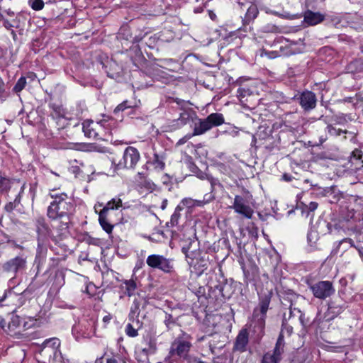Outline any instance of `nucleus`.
<instances>
[{"mask_svg":"<svg viewBox=\"0 0 363 363\" xmlns=\"http://www.w3.org/2000/svg\"><path fill=\"white\" fill-rule=\"evenodd\" d=\"M51 197L54 201L48 208V216L49 218H69L74 210V206L71 201H67L68 196L66 194H60L52 193Z\"/></svg>","mask_w":363,"mask_h":363,"instance_id":"f257e3e1","label":"nucleus"},{"mask_svg":"<svg viewBox=\"0 0 363 363\" xmlns=\"http://www.w3.org/2000/svg\"><path fill=\"white\" fill-rule=\"evenodd\" d=\"M225 122L222 113H213L208 115L206 118L201 119L196 116L194 121L193 135H201L210 130L213 127L219 126Z\"/></svg>","mask_w":363,"mask_h":363,"instance_id":"f03ea898","label":"nucleus"},{"mask_svg":"<svg viewBox=\"0 0 363 363\" xmlns=\"http://www.w3.org/2000/svg\"><path fill=\"white\" fill-rule=\"evenodd\" d=\"M36 320L33 318H22L17 315H12L11 320L7 325L8 332L17 335L34 326Z\"/></svg>","mask_w":363,"mask_h":363,"instance_id":"7ed1b4c3","label":"nucleus"},{"mask_svg":"<svg viewBox=\"0 0 363 363\" xmlns=\"http://www.w3.org/2000/svg\"><path fill=\"white\" fill-rule=\"evenodd\" d=\"M140 158L138 150L133 147L125 148L123 157L117 164L118 169H134Z\"/></svg>","mask_w":363,"mask_h":363,"instance_id":"20e7f679","label":"nucleus"},{"mask_svg":"<svg viewBox=\"0 0 363 363\" xmlns=\"http://www.w3.org/2000/svg\"><path fill=\"white\" fill-rule=\"evenodd\" d=\"M238 5L242 9L247 8V12L244 18H242V26L240 30H243L244 32L250 31L252 30V27L248 26H250V24L257 18L259 13L257 6L255 4L246 1H239Z\"/></svg>","mask_w":363,"mask_h":363,"instance_id":"39448f33","label":"nucleus"},{"mask_svg":"<svg viewBox=\"0 0 363 363\" xmlns=\"http://www.w3.org/2000/svg\"><path fill=\"white\" fill-rule=\"evenodd\" d=\"M115 124L116 121L109 116H104L103 119L96 121V140H108Z\"/></svg>","mask_w":363,"mask_h":363,"instance_id":"423d86ee","label":"nucleus"},{"mask_svg":"<svg viewBox=\"0 0 363 363\" xmlns=\"http://www.w3.org/2000/svg\"><path fill=\"white\" fill-rule=\"evenodd\" d=\"M313 296L319 299H326L335 291L332 282L329 281H320L310 286Z\"/></svg>","mask_w":363,"mask_h":363,"instance_id":"0eeeda50","label":"nucleus"},{"mask_svg":"<svg viewBox=\"0 0 363 363\" xmlns=\"http://www.w3.org/2000/svg\"><path fill=\"white\" fill-rule=\"evenodd\" d=\"M146 262L149 267L160 269L166 273L171 272L173 269L172 260L160 255H149L147 257Z\"/></svg>","mask_w":363,"mask_h":363,"instance_id":"6e6552de","label":"nucleus"},{"mask_svg":"<svg viewBox=\"0 0 363 363\" xmlns=\"http://www.w3.org/2000/svg\"><path fill=\"white\" fill-rule=\"evenodd\" d=\"M60 340L57 337L46 339L42 344L39 351L38 359L40 358H49L52 354L60 351Z\"/></svg>","mask_w":363,"mask_h":363,"instance_id":"1a4fd4ad","label":"nucleus"},{"mask_svg":"<svg viewBox=\"0 0 363 363\" xmlns=\"http://www.w3.org/2000/svg\"><path fill=\"white\" fill-rule=\"evenodd\" d=\"M231 208H233L237 213L248 219L252 218L254 213L253 209L248 205L247 200L238 195L235 196L234 202Z\"/></svg>","mask_w":363,"mask_h":363,"instance_id":"9d476101","label":"nucleus"},{"mask_svg":"<svg viewBox=\"0 0 363 363\" xmlns=\"http://www.w3.org/2000/svg\"><path fill=\"white\" fill-rule=\"evenodd\" d=\"M26 259L23 256H17L6 262L2 265V269L4 272H12L17 274L26 267Z\"/></svg>","mask_w":363,"mask_h":363,"instance_id":"9b49d317","label":"nucleus"},{"mask_svg":"<svg viewBox=\"0 0 363 363\" xmlns=\"http://www.w3.org/2000/svg\"><path fill=\"white\" fill-rule=\"evenodd\" d=\"M284 352L283 337L279 336L273 353H266L262 359L261 363H279L281 354Z\"/></svg>","mask_w":363,"mask_h":363,"instance_id":"f8f14e48","label":"nucleus"},{"mask_svg":"<svg viewBox=\"0 0 363 363\" xmlns=\"http://www.w3.org/2000/svg\"><path fill=\"white\" fill-rule=\"evenodd\" d=\"M191 346V344L189 342L178 337L172 343L169 354L172 357L174 355L181 357H185L189 351Z\"/></svg>","mask_w":363,"mask_h":363,"instance_id":"ddd939ff","label":"nucleus"},{"mask_svg":"<svg viewBox=\"0 0 363 363\" xmlns=\"http://www.w3.org/2000/svg\"><path fill=\"white\" fill-rule=\"evenodd\" d=\"M51 219V227L53 230L56 231V236L61 238L65 236L69 233V225L70 223V218H55Z\"/></svg>","mask_w":363,"mask_h":363,"instance_id":"4468645a","label":"nucleus"},{"mask_svg":"<svg viewBox=\"0 0 363 363\" xmlns=\"http://www.w3.org/2000/svg\"><path fill=\"white\" fill-rule=\"evenodd\" d=\"M270 297L267 295L261 298L259 306L254 310L253 316L258 319L261 324L264 323L267 311L269 308Z\"/></svg>","mask_w":363,"mask_h":363,"instance_id":"2eb2a0df","label":"nucleus"},{"mask_svg":"<svg viewBox=\"0 0 363 363\" xmlns=\"http://www.w3.org/2000/svg\"><path fill=\"white\" fill-rule=\"evenodd\" d=\"M300 104L306 110H311L316 104V97L314 93L310 91H303L300 96Z\"/></svg>","mask_w":363,"mask_h":363,"instance_id":"dca6fc26","label":"nucleus"},{"mask_svg":"<svg viewBox=\"0 0 363 363\" xmlns=\"http://www.w3.org/2000/svg\"><path fill=\"white\" fill-rule=\"evenodd\" d=\"M196 113L191 108L184 109L180 113L179 117L174 121L175 125L177 128H180L186 125L190 121L194 122L195 118H196Z\"/></svg>","mask_w":363,"mask_h":363,"instance_id":"f3484780","label":"nucleus"},{"mask_svg":"<svg viewBox=\"0 0 363 363\" xmlns=\"http://www.w3.org/2000/svg\"><path fill=\"white\" fill-rule=\"evenodd\" d=\"M247 343L248 333L247 330L242 329L240 331L236 337V340L234 345V350L241 352H245L246 350V346Z\"/></svg>","mask_w":363,"mask_h":363,"instance_id":"a211bd4d","label":"nucleus"},{"mask_svg":"<svg viewBox=\"0 0 363 363\" xmlns=\"http://www.w3.org/2000/svg\"><path fill=\"white\" fill-rule=\"evenodd\" d=\"M351 167L354 170L361 169L363 167V154L362 150L355 149L352 151L350 159Z\"/></svg>","mask_w":363,"mask_h":363,"instance_id":"6ab92c4d","label":"nucleus"},{"mask_svg":"<svg viewBox=\"0 0 363 363\" xmlns=\"http://www.w3.org/2000/svg\"><path fill=\"white\" fill-rule=\"evenodd\" d=\"M96 121L86 120L82 123V130L84 135L89 138L96 139Z\"/></svg>","mask_w":363,"mask_h":363,"instance_id":"aec40b11","label":"nucleus"},{"mask_svg":"<svg viewBox=\"0 0 363 363\" xmlns=\"http://www.w3.org/2000/svg\"><path fill=\"white\" fill-rule=\"evenodd\" d=\"M324 20V16L318 12L307 11L304 13V21L309 26H315Z\"/></svg>","mask_w":363,"mask_h":363,"instance_id":"412c9836","label":"nucleus"},{"mask_svg":"<svg viewBox=\"0 0 363 363\" xmlns=\"http://www.w3.org/2000/svg\"><path fill=\"white\" fill-rule=\"evenodd\" d=\"M99 221L104 230L108 234L112 233L113 225L111 224L109 215L104 214V212H99Z\"/></svg>","mask_w":363,"mask_h":363,"instance_id":"4be33fe9","label":"nucleus"},{"mask_svg":"<svg viewBox=\"0 0 363 363\" xmlns=\"http://www.w3.org/2000/svg\"><path fill=\"white\" fill-rule=\"evenodd\" d=\"M121 206H122V200L116 197L108 201L100 212H104V214L110 216L111 210L118 209Z\"/></svg>","mask_w":363,"mask_h":363,"instance_id":"5701e85b","label":"nucleus"},{"mask_svg":"<svg viewBox=\"0 0 363 363\" xmlns=\"http://www.w3.org/2000/svg\"><path fill=\"white\" fill-rule=\"evenodd\" d=\"M38 361L43 363H65L60 351L52 354L48 359L43 357L39 359Z\"/></svg>","mask_w":363,"mask_h":363,"instance_id":"b1692460","label":"nucleus"},{"mask_svg":"<svg viewBox=\"0 0 363 363\" xmlns=\"http://www.w3.org/2000/svg\"><path fill=\"white\" fill-rule=\"evenodd\" d=\"M36 230L39 235H46L52 233L47 225L45 219L41 218H38L36 221Z\"/></svg>","mask_w":363,"mask_h":363,"instance_id":"393cba45","label":"nucleus"},{"mask_svg":"<svg viewBox=\"0 0 363 363\" xmlns=\"http://www.w3.org/2000/svg\"><path fill=\"white\" fill-rule=\"evenodd\" d=\"M24 189V184L21 186V189L18 195L16 196V199L13 201H11L8 203L4 208L7 212H11L14 208H16V206L20 203L21 202V194L23 193Z\"/></svg>","mask_w":363,"mask_h":363,"instance_id":"a878e982","label":"nucleus"},{"mask_svg":"<svg viewBox=\"0 0 363 363\" xmlns=\"http://www.w3.org/2000/svg\"><path fill=\"white\" fill-rule=\"evenodd\" d=\"M11 187V182L9 178L0 174V194L6 192Z\"/></svg>","mask_w":363,"mask_h":363,"instance_id":"bb28decb","label":"nucleus"},{"mask_svg":"<svg viewBox=\"0 0 363 363\" xmlns=\"http://www.w3.org/2000/svg\"><path fill=\"white\" fill-rule=\"evenodd\" d=\"M123 283L125 286V293L128 296H131L134 294V291L137 287L135 281L134 280L130 279L124 281Z\"/></svg>","mask_w":363,"mask_h":363,"instance_id":"cd10ccee","label":"nucleus"},{"mask_svg":"<svg viewBox=\"0 0 363 363\" xmlns=\"http://www.w3.org/2000/svg\"><path fill=\"white\" fill-rule=\"evenodd\" d=\"M26 294H27V291H26V290H25L23 292H22L19 295H17V294L14 295L13 299H16V301L15 305L17 307H21V306H23V305L26 304V303L28 301V298L26 296Z\"/></svg>","mask_w":363,"mask_h":363,"instance_id":"c85d7f7f","label":"nucleus"},{"mask_svg":"<svg viewBox=\"0 0 363 363\" xmlns=\"http://www.w3.org/2000/svg\"><path fill=\"white\" fill-rule=\"evenodd\" d=\"M152 165L155 169L162 171L165 167V163L163 160L157 155H154V159L152 161Z\"/></svg>","mask_w":363,"mask_h":363,"instance_id":"c756f323","label":"nucleus"},{"mask_svg":"<svg viewBox=\"0 0 363 363\" xmlns=\"http://www.w3.org/2000/svg\"><path fill=\"white\" fill-rule=\"evenodd\" d=\"M191 264H194V267L198 270V274L201 275L207 269L208 262L206 260H201L199 263L196 259V262L191 263Z\"/></svg>","mask_w":363,"mask_h":363,"instance_id":"7c9ffc66","label":"nucleus"},{"mask_svg":"<svg viewBox=\"0 0 363 363\" xmlns=\"http://www.w3.org/2000/svg\"><path fill=\"white\" fill-rule=\"evenodd\" d=\"M214 199L212 194H206L203 200H194L195 206H203Z\"/></svg>","mask_w":363,"mask_h":363,"instance_id":"2f4dec72","label":"nucleus"},{"mask_svg":"<svg viewBox=\"0 0 363 363\" xmlns=\"http://www.w3.org/2000/svg\"><path fill=\"white\" fill-rule=\"evenodd\" d=\"M26 84V79L23 77H21L17 81L16 85L13 87V90L16 93L20 92L24 89Z\"/></svg>","mask_w":363,"mask_h":363,"instance_id":"473e14b6","label":"nucleus"},{"mask_svg":"<svg viewBox=\"0 0 363 363\" xmlns=\"http://www.w3.org/2000/svg\"><path fill=\"white\" fill-rule=\"evenodd\" d=\"M139 311H140V302L138 300L135 299L133 301V305L130 308V315H132L133 317L135 315H138L139 314Z\"/></svg>","mask_w":363,"mask_h":363,"instance_id":"72a5a7b5","label":"nucleus"},{"mask_svg":"<svg viewBox=\"0 0 363 363\" xmlns=\"http://www.w3.org/2000/svg\"><path fill=\"white\" fill-rule=\"evenodd\" d=\"M52 116L53 118L57 119L60 121L65 119L63 111L60 107L54 108Z\"/></svg>","mask_w":363,"mask_h":363,"instance_id":"f704fd0d","label":"nucleus"},{"mask_svg":"<svg viewBox=\"0 0 363 363\" xmlns=\"http://www.w3.org/2000/svg\"><path fill=\"white\" fill-rule=\"evenodd\" d=\"M31 8L35 11L41 10L44 6L43 0H30Z\"/></svg>","mask_w":363,"mask_h":363,"instance_id":"c9c22d12","label":"nucleus"},{"mask_svg":"<svg viewBox=\"0 0 363 363\" xmlns=\"http://www.w3.org/2000/svg\"><path fill=\"white\" fill-rule=\"evenodd\" d=\"M182 210V208L178 206L174 213L171 216V223L172 224L174 225V224H177V222H178V220L180 217V211Z\"/></svg>","mask_w":363,"mask_h":363,"instance_id":"e433bc0d","label":"nucleus"},{"mask_svg":"<svg viewBox=\"0 0 363 363\" xmlns=\"http://www.w3.org/2000/svg\"><path fill=\"white\" fill-rule=\"evenodd\" d=\"M327 130H328V133L330 135H333V136H338V135H340L342 133H346V131H343L341 129H337L335 127H333L332 125H328Z\"/></svg>","mask_w":363,"mask_h":363,"instance_id":"4c0bfd02","label":"nucleus"},{"mask_svg":"<svg viewBox=\"0 0 363 363\" xmlns=\"http://www.w3.org/2000/svg\"><path fill=\"white\" fill-rule=\"evenodd\" d=\"M126 334L131 337H136L138 335V330L133 328V326L128 323L125 328Z\"/></svg>","mask_w":363,"mask_h":363,"instance_id":"58836bf2","label":"nucleus"},{"mask_svg":"<svg viewBox=\"0 0 363 363\" xmlns=\"http://www.w3.org/2000/svg\"><path fill=\"white\" fill-rule=\"evenodd\" d=\"M183 205L186 206L187 208H192L195 206L194 199L191 198H185L182 201Z\"/></svg>","mask_w":363,"mask_h":363,"instance_id":"ea45409f","label":"nucleus"},{"mask_svg":"<svg viewBox=\"0 0 363 363\" xmlns=\"http://www.w3.org/2000/svg\"><path fill=\"white\" fill-rule=\"evenodd\" d=\"M192 133L184 135L182 138L179 139L177 143V145H182L186 143L189 139L194 137Z\"/></svg>","mask_w":363,"mask_h":363,"instance_id":"a19ab883","label":"nucleus"},{"mask_svg":"<svg viewBox=\"0 0 363 363\" xmlns=\"http://www.w3.org/2000/svg\"><path fill=\"white\" fill-rule=\"evenodd\" d=\"M301 313V311L299 309L296 308H293L292 305L290 306V308H289V313H290L289 318L295 317V316L298 317V315Z\"/></svg>","mask_w":363,"mask_h":363,"instance_id":"79ce46f5","label":"nucleus"},{"mask_svg":"<svg viewBox=\"0 0 363 363\" xmlns=\"http://www.w3.org/2000/svg\"><path fill=\"white\" fill-rule=\"evenodd\" d=\"M261 55L263 56V55H265L267 56V57L270 58V59H272V58H275L278 56V54L277 52L275 51H272V52H267L266 50H263L261 53Z\"/></svg>","mask_w":363,"mask_h":363,"instance_id":"37998d69","label":"nucleus"},{"mask_svg":"<svg viewBox=\"0 0 363 363\" xmlns=\"http://www.w3.org/2000/svg\"><path fill=\"white\" fill-rule=\"evenodd\" d=\"M126 104H127V101H123V103H121L119 105H118L116 107V108L114 109V113H118L119 111H123L125 109H126L128 107H129L128 106L126 105Z\"/></svg>","mask_w":363,"mask_h":363,"instance_id":"c03bdc74","label":"nucleus"},{"mask_svg":"<svg viewBox=\"0 0 363 363\" xmlns=\"http://www.w3.org/2000/svg\"><path fill=\"white\" fill-rule=\"evenodd\" d=\"M164 323L169 328H171V325H173L174 323L173 318L171 315H166Z\"/></svg>","mask_w":363,"mask_h":363,"instance_id":"a18cd8bd","label":"nucleus"},{"mask_svg":"<svg viewBox=\"0 0 363 363\" xmlns=\"http://www.w3.org/2000/svg\"><path fill=\"white\" fill-rule=\"evenodd\" d=\"M292 330H293V328L291 326H284V328L281 330V332L279 335V336L281 335H282V337L284 338V333H286L288 334V335H290L292 333ZM283 342L284 343V342L283 341Z\"/></svg>","mask_w":363,"mask_h":363,"instance_id":"49530a36","label":"nucleus"},{"mask_svg":"<svg viewBox=\"0 0 363 363\" xmlns=\"http://www.w3.org/2000/svg\"><path fill=\"white\" fill-rule=\"evenodd\" d=\"M101 363H125L123 361L119 362L114 358H106L101 361Z\"/></svg>","mask_w":363,"mask_h":363,"instance_id":"de8ad7c7","label":"nucleus"},{"mask_svg":"<svg viewBox=\"0 0 363 363\" xmlns=\"http://www.w3.org/2000/svg\"><path fill=\"white\" fill-rule=\"evenodd\" d=\"M240 96H246L247 95H249V89L245 88H240L238 91Z\"/></svg>","mask_w":363,"mask_h":363,"instance_id":"09e8293b","label":"nucleus"},{"mask_svg":"<svg viewBox=\"0 0 363 363\" xmlns=\"http://www.w3.org/2000/svg\"><path fill=\"white\" fill-rule=\"evenodd\" d=\"M318 203L312 201L308 204L307 208L310 211H314L318 208Z\"/></svg>","mask_w":363,"mask_h":363,"instance_id":"8fccbe9b","label":"nucleus"},{"mask_svg":"<svg viewBox=\"0 0 363 363\" xmlns=\"http://www.w3.org/2000/svg\"><path fill=\"white\" fill-rule=\"evenodd\" d=\"M298 320L301 323V324L304 326L306 324V321L305 319L304 314L302 313V312L298 315Z\"/></svg>","mask_w":363,"mask_h":363,"instance_id":"3c124183","label":"nucleus"},{"mask_svg":"<svg viewBox=\"0 0 363 363\" xmlns=\"http://www.w3.org/2000/svg\"><path fill=\"white\" fill-rule=\"evenodd\" d=\"M6 327H7V325L5 319L3 317L0 316V328L4 329L5 331L8 332V329H5Z\"/></svg>","mask_w":363,"mask_h":363,"instance_id":"603ef678","label":"nucleus"},{"mask_svg":"<svg viewBox=\"0 0 363 363\" xmlns=\"http://www.w3.org/2000/svg\"><path fill=\"white\" fill-rule=\"evenodd\" d=\"M282 178L286 182H290L291 180V179H292V177L291 175L287 174H284L282 176Z\"/></svg>","mask_w":363,"mask_h":363,"instance_id":"864d4df0","label":"nucleus"},{"mask_svg":"<svg viewBox=\"0 0 363 363\" xmlns=\"http://www.w3.org/2000/svg\"><path fill=\"white\" fill-rule=\"evenodd\" d=\"M6 296V294L5 291L2 292V293L0 292V303L4 300Z\"/></svg>","mask_w":363,"mask_h":363,"instance_id":"5fc2aeb1","label":"nucleus"},{"mask_svg":"<svg viewBox=\"0 0 363 363\" xmlns=\"http://www.w3.org/2000/svg\"><path fill=\"white\" fill-rule=\"evenodd\" d=\"M167 199H164L163 201H162V206H161V208L162 210L165 209L166 207H167Z\"/></svg>","mask_w":363,"mask_h":363,"instance_id":"6e6d98bb","label":"nucleus"},{"mask_svg":"<svg viewBox=\"0 0 363 363\" xmlns=\"http://www.w3.org/2000/svg\"><path fill=\"white\" fill-rule=\"evenodd\" d=\"M4 24L5 28H6L7 29H9L12 27V25L8 21H6Z\"/></svg>","mask_w":363,"mask_h":363,"instance_id":"4d7b16f0","label":"nucleus"},{"mask_svg":"<svg viewBox=\"0 0 363 363\" xmlns=\"http://www.w3.org/2000/svg\"><path fill=\"white\" fill-rule=\"evenodd\" d=\"M148 188L152 190L155 189L156 188V185L154 183L148 182Z\"/></svg>","mask_w":363,"mask_h":363,"instance_id":"13d9d810","label":"nucleus"},{"mask_svg":"<svg viewBox=\"0 0 363 363\" xmlns=\"http://www.w3.org/2000/svg\"><path fill=\"white\" fill-rule=\"evenodd\" d=\"M164 180H163V183L164 184H166L167 182V180H168V175L166 174L164 175Z\"/></svg>","mask_w":363,"mask_h":363,"instance_id":"bf43d9fd","label":"nucleus"},{"mask_svg":"<svg viewBox=\"0 0 363 363\" xmlns=\"http://www.w3.org/2000/svg\"><path fill=\"white\" fill-rule=\"evenodd\" d=\"M358 252H359V256L362 257V259H363V251L361 250L360 249H358Z\"/></svg>","mask_w":363,"mask_h":363,"instance_id":"052dcab7","label":"nucleus"},{"mask_svg":"<svg viewBox=\"0 0 363 363\" xmlns=\"http://www.w3.org/2000/svg\"><path fill=\"white\" fill-rule=\"evenodd\" d=\"M13 294H15L14 291H13V289H11L10 291H9V294L10 296H12Z\"/></svg>","mask_w":363,"mask_h":363,"instance_id":"680f3d73","label":"nucleus"},{"mask_svg":"<svg viewBox=\"0 0 363 363\" xmlns=\"http://www.w3.org/2000/svg\"><path fill=\"white\" fill-rule=\"evenodd\" d=\"M348 241L350 242V243L351 244L352 246H353V245L352 244V240L351 239H348Z\"/></svg>","mask_w":363,"mask_h":363,"instance_id":"e2e57ef3","label":"nucleus"},{"mask_svg":"<svg viewBox=\"0 0 363 363\" xmlns=\"http://www.w3.org/2000/svg\"><path fill=\"white\" fill-rule=\"evenodd\" d=\"M213 16H215V14L211 15V18L213 19Z\"/></svg>","mask_w":363,"mask_h":363,"instance_id":"0e129e2a","label":"nucleus"},{"mask_svg":"<svg viewBox=\"0 0 363 363\" xmlns=\"http://www.w3.org/2000/svg\"><path fill=\"white\" fill-rule=\"evenodd\" d=\"M325 141V139L320 140V143H323Z\"/></svg>","mask_w":363,"mask_h":363,"instance_id":"69168bd1","label":"nucleus"},{"mask_svg":"<svg viewBox=\"0 0 363 363\" xmlns=\"http://www.w3.org/2000/svg\"><path fill=\"white\" fill-rule=\"evenodd\" d=\"M138 175H139L140 177H142L143 174H142V173H140V172H139V173H138Z\"/></svg>","mask_w":363,"mask_h":363,"instance_id":"338daca9","label":"nucleus"}]
</instances>
